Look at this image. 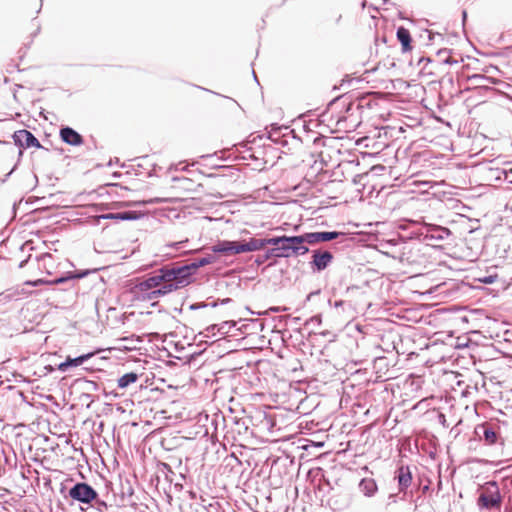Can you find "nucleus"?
Instances as JSON below:
<instances>
[{
    "instance_id": "obj_2",
    "label": "nucleus",
    "mask_w": 512,
    "mask_h": 512,
    "mask_svg": "<svg viewBox=\"0 0 512 512\" xmlns=\"http://www.w3.org/2000/svg\"><path fill=\"white\" fill-rule=\"evenodd\" d=\"M268 243L272 246V252H276L277 258L297 257L309 252L301 235L272 237Z\"/></svg>"
},
{
    "instance_id": "obj_14",
    "label": "nucleus",
    "mask_w": 512,
    "mask_h": 512,
    "mask_svg": "<svg viewBox=\"0 0 512 512\" xmlns=\"http://www.w3.org/2000/svg\"><path fill=\"white\" fill-rule=\"evenodd\" d=\"M213 254L236 255L240 254V242L237 241H220L211 247Z\"/></svg>"
},
{
    "instance_id": "obj_42",
    "label": "nucleus",
    "mask_w": 512,
    "mask_h": 512,
    "mask_svg": "<svg viewBox=\"0 0 512 512\" xmlns=\"http://www.w3.org/2000/svg\"><path fill=\"white\" fill-rule=\"evenodd\" d=\"M99 504H100V506H106L105 502H103V501H101V502L99 501Z\"/></svg>"
},
{
    "instance_id": "obj_34",
    "label": "nucleus",
    "mask_w": 512,
    "mask_h": 512,
    "mask_svg": "<svg viewBox=\"0 0 512 512\" xmlns=\"http://www.w3.org/2000/svg\"><path fill=\"white\" fill-rule=\"evenodd\" d=\"M494 280H495L494 276H488V277H485L484 279H482L481 281L485 284H491L494 282Z\"/></svg>"
},
{
    "instance_id": "obj_40",
    "label": "nucleus",
    "mask_w": 512,
    "mask_h": 512,
    "mask_svg": "<svg viewBox=\"0 0 512 512\" xmlns=\"http://www.w3.org/2000/svg\"><path fill=\"white\" fill-rule=\"evenodd\" d=\"M194 252H198V250H197V249H194V250L186 251V252H184V254H187V253H194Z\"/></svg>"
},
{
    "instance_id": "obj_7",
    "label": "nucleus",
    "mask_w": 512,
    "mask_h": 512,
    "mask_svg": "<svg viewBox=\"0 0 512 512\" xmlns=\"http://www.w3.org/2000/svg\"><path fill=\"white\" fill-rule=\"evenodd\" d=\"M95 272H97V269L83 270L80 272L69 271L64 276L55 278L53 280L37 279L35 281H26L25 285H30V286H39V285H43V284L58 285V284L66 283V282L74 280V279H81V278L87 276L88 274L95 273Z\"/></svg>"
},
{
    "instance_id": "obj_25",
    "label": "nucleus",
    "mask_w": 512,
    "mask_h": 512,
    "mask_svg": "<svg viewBox=\"0 0 512 512\" xmlns=\"http://www.w3.org/2000/svg\"><path fill=\"white\" fill-rule=\"evenodd\" d=\"M288 130V127H280L277 125H272L271 130L268 132V138L273 142H279L281 137L282 130Z\"/></svg>"
},
{
    "instance_id": "obj_30",
    "label": "nucleus",
    "mask_w": 512,
    "mask_h": 512,
    "mask_svg": "<svg viewBox=\"0 0 512 512\" xmlns=\"http://www.w3.org/2000/svg\"><path fill=\"white\" fill-rule=\"evenodd\" d=\"M217 328H218V324L210 325L209 327H207V328H206V332H207V333L205 334V336H206V337H209V336H210V334H211L212 336H216V334H217V333H216Z\"/></svg>"
},
{
    "instance_id": "obj_21",
    "label": "nucleus",
    "mask_w": 512,
    "mask_h": 512,
    "mask_svg": "<svg viewBox=\"0 0 512 512\" xmlns=\"http://www.w3.org/2000/svg\"><path fill=\"white\" fill-rule=\"evenodd\" d=\"M376 68H373L372 70H367L364 72V74L362 76H359V77H354L352 75H346L343 79H342V82L340 84V87L344 88V87H354L355 84H358L362 81H365V82H369L368 80V75L370 72L372 71H375Z\"/></svg>"
},
{
    "instance_id": "obj_33",
    "label": "nucleus",
    "mask_w": 512,
    "mask_h": 512,
    "mask_svg": "<svg viewBox=\"0 0 512 512\" xmlns=\"http://www.w3.org/2000/svg\"><path fill=\"white\" fill-rule=\"evenodd\" d=\"M100 219H112V220H115V213H108V214H103V215H100L98 216V220Z\"/></svg>"
},
{
    "instance_id": "obj_20",
    "label": "nucleus",
    "mask_w": 512,
    "mask_h": 512,
    "mask_svg": "<svg viewBox=\"0 0 512 512\" xmlns=\"http://www.w3.org/2000/svg\"><path fill=\"white\" fill-rule=\"evenodd\" d=\"M397 39L401 43L402 51L408 52L412 49L411 42L412 37L408 29L401 26L397 29Z\"/></svg>"
},
{
    "instance_id": "obj_8",
    "label": "nucleus",
    "mask_w": 512,
    "mask_h": 512,
    "mask_svg": "<svg viewBox=\"0 0 512 512\" xmlns=\"http://www.w3.org/2000/svg\"><path fill=\"white\" fill-rule=\"evenodd\" d=\"M421 235L427 241H443L451 235V231L443 226L424 224L421 228Z\"/></svg>"
},
{
    "instance_id": "obj_37",
    "label": "nucleus",
    "mask_w": 512,
    "mask_h": 512,
    "mask_svg": "<svg viewBox=\"0 0 512 512\" xmlns=\"http://www.w3.org/2000/svg\"><path fill=\"white\" fill-rule=\"evenodd\" d=\"M424 61H426V62H431V61H432V59H430L429 57H428V58H424V57H422V58H420V59L418 60V64H422Z\"/></svg>"
},
{
    "instance_id": "obj_43",
    "label": "nucleus",
    "mask_w": 512,
    "mask_h": 512,
    "mask_svg": "<svg viewBox=\"0 0 512 512\" xmlns=\"http://www.w3.org/2000/svg\"><path fill=\"white\" fill-rule=\"evenodd\" d=\"M389 498H390L391 500H394V495H390V496H389Z\"/></svg>"
},
{
    "instance_id": "obj_4",
    "label": "nucleus",
    "mask_w": 512,
    "mask_h": 512,
    "mask_svg": "<svg viewBox=\"0 0 512 512\" xmlns=\"http://www.w3.org/2000/svg\"><path fill=\"white\" fill-rule=\"evenodd\" d=\"M177 271L174 267V264L172 265H165L154 272L152 276H149L142 281H140L136 285V289L139 292H149L153 289H156L160 285L171 282L175 280V278L178 277V274H176Z\"/></svg>"
},
{
    "instance_id": "obj_16",
    "label": "nucleus",
    "mask_w": 512,
    "mask_h": 512,
    "mask_svg": "<svg viewBox=\"0 0 512 512\" xmlns=\"http://www.w3.org/2000/svg\"><path fill=\"white\" fill-rule=\"evenodd\" d=\"M60 137L63 142L72 146H79L83 143V137L71 127L61 128Z\"/></svg>"
},
{
    "instance_id": "obj_38",
    "label": "nucleus",
    "mask_w": 512,
    "mask_h": 512,
    "mask_svg": "<svg viewBox=\"0 0 512 512\" xmlns=\"http://www.w3.org/2000/svg\"><path fill=\"white\" fill-rule=\"evenodd\" d=\"M30 260H31V256H29V257H28V259H26V260H24V261L20 262L19 267H20V268H23V267H24V265H25L28 261H30Z\"/></svg>"
},
{
    "instance_id": "obj_31",
    "label": "nucleus",
    "mask_w": 512,
    "mask_h": 512,
    "mask_svg": "<svg viewBox=\"0 0 512 512\" xmlns=\"http://www.w3.org/2000/svg\"><path fill=\"white\" fill-rule=\"evenodd\" d=\"M439 53L445 55V58L443 59L444 64H454V63H457L456 60L453 61V62L451 61V57H450L448 51L444 50V51H440Z\"/></svg>"
},
{
    "instance_id": "obj_15",
    "label": "nucleus",
    "mask_w": 512,
    "mask_h": 512,
    "mask_svg": "<svg viewBox=\"0 0 512 512\" xmlns=\"http://www.w3.org/2000/svg\"><path fill=\"white\" fill-rule=\"evenodd\" d=\"M399 492H405L412 483V474L409 466L401 465L395 472Z\"/></svg>"
},
{
    "instance_id": "obj_23",
    "label": "nucleus",
    "mask_w": 512,
    "mask_h": 512,
    "mask_svg": "<svg viewBox=\"0 0 512 512\" xmlns=\"http://www.w3.org/2000/svg\"><path fill=\"white\" fill-rule=\"evenodd\" d=\"M138 380V374L135 372L126 373L118 379V387L121 389L127 388L130 384Z\"/></svg>"
},
{
    "instance_id": "obj_26",
    "label": "nucleus",
    "mask_w": 512,
    "mask_h": 512,
    "mask_svg": "<svg viewBox=\"0 0 512 512\" xmlns=\"http://www.w3.org/2000/svg\"><path fill=\"white\" fill-rule=\"evenodd\" d=\"M138 217L139 215L135 211H124L115 213V220L117 221L135 220Z\"/></svg>"
},
{
    "instance_id": "obj_19",
    "label": "nucleus",
    "mask_w": 512,
    "mask_h": 512,
    "mask_svg": "<svg viewBox=\"0 0 512 512\" xmlns=\"http://www.w3.org/2000/svg\"><path fill=\"white\" fill-rule=\"evenodd\" d=\"M36 261L38 264V269L41 272H45L46 274H51V269L54 266V258L50 253H44L38 257H36Z\"/></svg>"
},
{
    "instance_id": "obj_17",
    "label": "nucleus",
    "mask_w": 512,
    "mask_h": 512,
    "mask_svg": "<svg viewBox=\"0 0 512 512\" xmlns=\"http://www.w3.org/2000/svg\"><path fill=\"white\" fill-rule=\"evenodd\" d=\"M270 238H250L248 241L240 242V252L258 251L269 245Z\"/></svg>"
},
{
    "instance_id": "obj_6",
    "label": "nucleus",
    "mask_w": 512,
    "mask_h": 512,
    "mask_svg": "<svg viewBox=\"0 0 512 512\" xmlns=\"http://www.w3.org/2000/svg\"><path fill=\"white\" fill-rule=\"evenodd\" d=\"M96 490L87 483L79 482L76 483L70 490L69 496L78 502L84 504H90L97 498Z\"/></svg>"
},
{
    "instance_id": "obj_41",
    "label": "nucleus",
    "mask_w": 512,
    "mask_h": 512,
    "mask_svg": "<svg viewBox=\"0 0 512 512\" xmlns=\"http://www.w3.org/2000/svg\"><path fill=\"white\" fill-rule=\"evenodd\" d=\"M466 17H467V12L464 10V11H463V21H465V20H466Z\"/></svg>"
},
{
    "instance_id": "obj_22",
    "label": "nucleus",
    "mask_w": 512,
    "mask_h": 512,
    "mask_svg": "<svg viewBox=\"0 0 512 512\" xmlns=\"http://www.w3.org/2000/svg\"><path fill=\"white\" fill-rule=\"evenodd\" d=\"M359 490L367 497H372L378 490L376 481L373 478H364L359 483Z\"/></svg>"
},
{
    "instance_id": "obj_44",
    "label": "nucleus",
    "mask_w": 512,
    "mask_h": 512,
    "mask_svg": "<svg viewBox=\"0 0 512 512\" xmlns=\"http://www.w3.org/2000/svg\"><path fill=\"white\" fill-rule=\"evenodd\" d=\"M389 498H390L391 500H394V495H390V496H389Z\"/></svg>"
},
{
    "instance_id": "obj_11",
    "label": "nucleus",
    "mask_w": 512,
    "mask_h": 512,
    "mask_svg": "<svg viewBox=\"0 0 512 512\" xmlns=\"http://www.w3.org/2000/svg\"><path fill=\"white\" fill-rule=\"evenodd\" d=\"M333 260V255L329 251L316 249L312 251V260L310 267L313 272H321L325 270Z\"/></svg>"
},
{
    "instance_id": "obj_28",
    "label": "nucleus",
    "mask_w": 512,
    "mask_h": 512,
    "mask_svg": "<svg viewBox=\"0 0 512 512\" xmlns=\"http://www.w3.org/2000/svg\"><path fill=\"white\" fill-rule=\"evenodd\" d=\"M188 242H189V240L187 238L184 240H181V241H177V242H169V243L165 244L164 248L174 249L176 251H179V250L183 249Z\"/></svg>"
},
{
    "instance_id": "obj_18",
    "label": "nucleus",
    "mask_w": 512,
    "mask_h": 512,
    "mask_svg": "<svg viewBox=\"0 0 512 512\" xmlns=\"http://www.w3.org/2000/svg\"><path fill=\"white\" fill-rule=\"evenodd\" d=\"M93 355H94L93 353H87V354H83V355H80L75 358L67 357V359L64 362L57 365V369L62 372H65L70 367H77V366L84 364Z\"/></svg>"
},
{
    "instance_id": "obj_35",
    "label": "nucleus",
    "mask_w": 512,
    "mask_h": 512,
    "mask_svg": "<svg viewBox=\"0 0 512 512\" xmlns=\"http://www.w3.org/2000/svg\"><path fill=\"white\" fill-rule=\"evenodd\" d=\"M309 322L320 324L321 323V318H320L319 315H316V316L311 317Z\"/></svg>"
},
{
    "instance_id": "obj_1",
    "label": "nucleus",
    "mask_w": 512,
    "mask_h": 512,
    "mask_svg": "<svg viewBox=\"0 0 512 512\" xmlns=\"http://www.w3.org/2000/svg\"><path fill=\"white\" fill-rule=\"evenodd\" d=\"M359 109V104H355L354 102L350 101L349 98L344 96L337 97L329 104V110L332 113L334 111L339 112V115L336 118V125L339 129L345 131H353L359 126Z\"/></svg>"
},
{
    "instance_id": "obj_36",
    "label": "nucleus",
    "mask_w": 512,
    "mask_h": 512,
    "mask_svg": "<svg viewBox=\"0 0 512 512\" xmlns=\"http://www.w3.org/2000/svg\"><path fill=\"white\" fill-rule=\"evenodd\" d=\"M206 306H207V305H206V304H204V303H202V304H192V305L190 306V309H193V310H194V309H198V308H200V307H206Z\"/></svg>"
},
{
    "instance_id": "obj_9",
    "label": "nucleus",
    "mask_w": 512,
    "mask_h": 512,
    "mask_svg": "<svg viewBox=\"0 0 512 512\" xmlns=\"http://www.w3.org/2000/svg\"><path fill=\"white\" fill-rule=\"evenodd\" d=\"M184 287L186 286L184 285V283H182V280L178 276L177 278H175V280L171 282H166L157 287L156 289L147 292L146 298L148 300H155Z\"/></svg>"
},
{
    "instance_id": "obj_32",
    "label": "nucleus",
    "mask_w": 512,
    "mask_h": 512,
    "mask_svg": "<svg viewBox=\"0 0 512 512\" xmlns=\"http://www.w3.org/2000/svg\"><path fill=\"white\" fill-rule=\"evenodd\" d=\"M504 179L509 183H512V169L504 171Z\"/></svg>"
},
{
    "instance_id": "obj_5",
    "label": "nucleus",
    "mask_w": 512,
    "mask_h": 512,
    "mask_svg": "<svg viewBox=\"0 0 512 512\" xmlns=\"http://www.w3.org/2000/svg\"><path fill=\"white\" fill-rule=\"evenodd\" d=\"M216 261V257L213 254H207L206 256L194 260L190 264L186 265H175L174 267L177 271L176 274H178L179 278L182 280V283H184L185 286L189 285L193 280V275L199 269L200 267L213 264Z\"/></svg>"
},
{
    "instance_id": "obj_13",
    "label": "nucleus",
    "mask_w": 512,
    "mask_h": 512,
    "mask_svg": "<svg viewBox=\"0 0 512 512\" xmlns=\"http://www.w3.org/2000/svg\"><path fill=\"white\" fill-rule=\"evenodd\" d=\"M13 138L15 143L23 148L41 147L38 139L28 130L16 131Z\"/></svg>"
},
{
    "instance_id": "obj_3",
    "label": "nucleus",
    "mask_w": 512,
    "mask_h": 512,
    "mask_svg": "<svg viewBox=\"0 0 512 512\" xmlns=\"http://www.w3.org/2000/svg\"><path fill=\"white\" fill-rule=\"evenodd\" d=\"M503 497L496 481H488L481 486V492L477 499L480 510L500 511Z\"/></svg>"
},
{
    "instance_id": "obj_12",
    "label": "nucleus",
    "mask_w": 512,
    "mask_h": 512,
    "mask_svg": "<svg viewBox=\"0 0 512 512\" xmlns=\"http://www.w3.org/2000/svg\"><path fill=\"white\" fill-rule=\"evenodd\" d=\"M476 436L484 441L487 445H493L498 440V434L494 427L489 423H484L476 426L475 428Z\"/></svg>"
},
{
    "instance_id": "obj_29",
    "label": "nucleus",
    "mask_w": 512,
    "mask_h": 512,
    "mask_svg": "<svg viewBox=\"0 0 512 512\" xmlns=\"http://www.w3.org/2000/svg\"><path fill=\"white\" fill-rule=\"evenodd\" d=\"M230 322H223L222 324L218 325L217 333H219L221 336L228 333L229 329L231 328Z\"/></svg>"
},
{
    "instance_id": "obj_39",
    "label": "nucleus",
    "mask_w": 512,
    "mask_h": 512,
    "mask_svg": "<svg viewBox=\"0 0 512 512\" xmlns=\"http://www.w3.org/2000/svg\"><path fill=\"white\" fill-rule=\"evenodd\" d=\"M44 369L47 370V372H53L55 370V368L52 367L51 365L45 366Z\"/></svg>"
},
{
    "instance_id": "obj_27",
    "label": "nucleus",
    "mask_w": 512,
    "mask_h": 512,
    "mask_svg": "<svg viewBox=\"0 0 512 512\" xmlns=\"http://www.w3.org/2000/svg\"><path fill=\"white\" fill-rule=\"evenodd\" d=\"M271 258H277L276 252H272V248L268 249L265 253L257 255L255 259V263L258 265L264 264L267 260Z\"/></svg>"
},
{
    "instance_id": "obj_24",
    "label": "nucleus",
    "mask_w": 512,
    "mask_h": 512,
    "mask_svg": "<svg viewBox=\"0 0 512 512\" xmlns=\"http://www.w3.org/2000/svg\"><path fill=\"white\" fill-rule=\"evenodd\" d=\"M468 79L474 81L475 84L479 86H486L487 83H497V80L494 77L484 74H473L468 76Z\"/></svg>"
},
{
    "instance_id": "obj_10",
    "label": "nucleus",
    "mask_w": 512,
    "mask_h": 512,
    "mask_svg": "<svg viewBox=\"0 0 512 512\" xmlns=\"http://www.w3.org/2000/svg\"><path fill=\"white\" fill-rule=\"evenodd\" d=\"M343 235V233L337 231L308 232L301 234L305 245H315L320 242L332 241Z\"/></svg>"
}]
</instances>
